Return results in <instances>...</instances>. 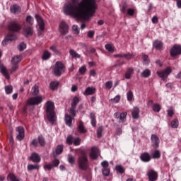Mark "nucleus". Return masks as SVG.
I'll return each mask as SVG.
<instances>
[{"label":"nucleus","mask_w":181,"mask_h":181,"mask_svg":"<svg viewBox=\"0 0 181 181\" xmlns=\"http://www.w3.org/2000/svg\"><path fill=\"white\" fill-rule=\"evenodd\" d=\"M72 30L74 35H78L80 33V30H78V26L74 25L72 26Z\"/></svg>","instance_id":"obj_55"},{"label":"nucleus","mask_w":181,"mask_h":181,"mask_svg":"<svg viewBox=\"0 0 181 181\" xmlns=\"http://www.w3.org/2000/svg\"><path fill=\"white\" fill-rule=\"evenodd\" d=\"M147 176L148 177V180L156 181L158 179V173L153 170H149L147 171Z\"/></svg>","instance_id":"obj_15"},{"label":"nucleus","mask_w":181,"mask_h":181,"mask_svg":"<svg viewBox=\"0 0 181 181\" xmlns=\"http://www.w3.org/2000/svg\"><path fill=\"white\" fill-rule=\"evenodd\" d=\"M80 103V98L77 97H74L72 100V102L71 103V106L72 107H77V103Z\"/></svg>","instance_id":"obj_39"},{"label":"nucleus","mask_w":181,"mask_h":181,"mask_svg":"<svg viewBox=\"0 0 181 181\" xmlns=\"http://www.w3.org/2000/svg\"><path fill=\"white\" fill-rule=\"evenodd\" d=\"M33 95H37L39 94V86L35 85L33 88Z\"/></svg>","instance_id":"obj_48"},{"label":"nucleus","mask_w":181,"mask_h":181,"mask_svg":"<svg viewBox=\"0 0 181 181\" xmlns=\"http://www.w3.org/2000/svg\"><path fill=\"white\" fill-rule=\"evenodd\" d=\"M151 142L153 144V146L154 148H159V144H160V141H159V137H158V136H156V134H152L151 137Z\"/></svg>","instance_id":"obj_17"},{"label":"nucleus","mask_w":181,"mask_h":181,"mask_svg":"<svg viewBox=\"0 0 181 181\" xmlns=\"http://www.w3.org/2000/svg\"><path fill=\"white\" fill-rule=\"evenodd\" d=\"M52 168H53V165H52V163H48V164L44 165V169H45V170H52Z\"/></svg>","instance_id":"obj_64"},{"label":"nucleus","mask_w":181,"mask_h":181,"mask_svg":"<svg viewBox=\"0 0 181 181\" xmlns=\"http://www.w3.org/2000/svg\"><path fill=\"white\" fill-rule=\"evenodd\" d=\"M141 77H144V78H146L151 76V70L146 69L143 71L141 74Z\"/></svg>","instance_id":"obj_33"},{"label":"nucleus","mask_w":181,"mask_h":181,"mask_svg":"<svg viewBox=\"0 0 181 181\" xmlns=\"http://www.w3.org/2000/svg\"><path fill=\"white\" fill-rule=\"evenodd\" d=\"M171 127L172 128H177V127H179V120H177V119H174L171 122Z\"/></svg>","instance_id":"obj_46"},{"label":"nucleus","mask_w":181,"mask_h":181,"mask_svg":"<svg viewBox=\"0 0 181 181\" xmlns=\"http://www.w3.org/2000/svg\"><path fill=\"white\" fill-rule=\"evenodd\" d=\"M47 118L51 124H54L56 121V112H54V103L51 100L47 101L45 103Z\"/></svg>","instance_id":"obj_2"},{"label":"nucleus","mask_w":181,"mask_h":181,"mask_svg":"<svg viewBox=\"0 0 181 181\" xmlns=\"http://www.w3.org/2000/svg\"><path fill=\"white\" fill-rule=\"evenodd\" d=\"M22 60V57L21 56H15L13 57L11 62L13 64H17V63H19Z\"/></svg>","instance_id":"obj_37"},{"label":"nucleus","mask_w":181,"mask_h":181,"mask_svg":"<svg viewBox=\"0 0 181 181\" xmlns=\"http://www.w3.org/2000/svg\"><path fill=\"white\" fill-rule=\"evenodd\" d=\"M123 57L124 59H126L127 60H131V59H132V57H134V55L132 54H123Z\"/></svg>","instance_id":"obj_58"},{"label":"nucleus","mask_w":181,"mask_h":181,"mask_svg":"<svg viewBox=\"0 0 181 181\" xmlns=\"http://www.w3.org/2000/svg\"><path fill=\"white\" fill-rule=\"evenodd\" d=\"M78 71L80 74L83 76L86 74V71H87V68H86V66H81V68H79Z\"/></svg>","instance_id":"obj_59"},{"label":"nucleus","mask_w":181,"mask_h":181,"mask_svg":"<svg viewBox=\"0 0 181 181\" xmlns=\"http://www.w3.org/2000/svg\"><path fill=\"white\" fill-rule=\"evenodd\" d=\"M62 153H63V146L59 145L56 148V153L57 155H60Z\"/></svg>","instance_id":"obj_54"},{"label":"nucleus","mask_w":181,"mask_h":181,"mask_svg":"<svg viewBox=\"0 0 181 181\" xmlns=\"http://www.w3.org/2000/svg\"><path fill=\"white\" fill-rule=\"evenodd\" d=\"M152 158L153 159H159V158H160V151L159 150L154 151L152 153Z\"/></svg>","instance_id":"obj_38"},{"label":"nucleus","mask_w":181,"mask_h":181,"mask_svg":"<svg viewBox=\"0 0 181 181\" xmlns=\"http://www.w3.org/2000/svg\"><path fill=\"white\" fill-rule=\"evenodd\" d=\"M153 46L154 47H156L157 50H160V49L163 47V42H162V41L160 40H156L154 42Z\"/></svg>","instance_id":"obj_26"},{"label":"nucleus","mask_w":181,"mask_h":181,"mask_svg":"<svg viewBox=\"0 0 181 181\" xmlns=\"http://www.w3.org/2000/svg\"><path fill=\"white\" fill-rule=\"evenodd\" d=\"M10 12L14 13V15H19L21 12V6L18 4H13L10 6Z\"/></svg>","instance_id":"obj_18"},{"label":"nucleus","mask_w":181,"mask_h":181,"mask_svg":"<svg viewBox=\"0 0 181 181\" xmlns=\"http://www.w3.org/2000/svg\"><path fill=\"white\" fill-rule=\"evenodd\" d=\"M115 169L119 173H124L125 172V169H124V167L122 165H116Z\"/></svg>","instance_id":"obj_52"},{"label":"nucleus","mask_w":181,"mask_h":181,"mask_svg":"<svg viewBox=\"0 0 181 181\" xmlns=\"http://www.w3.org/2000/svg\"><path fill=\"white\" fill-rule=\"evenodd\" d=\"M102 173L104 176H110V168H102Z\"/></svg>","instance_id":"obj_57"},{"label":"nucleus","mask_w":181,"mask_h":181,"mask_svg":"<svg viewBox=\"0 0 181 181\" xmlns=\"http://www.w3.org/2000/svg\"><path fill=\"white\" fill-rule=\"evenodd\" d=\"M25 49H26V44L23 42L20 43V45H18V50H20V52H22L23 50H25Z\"/></svg>","instance_id":"obj_60"},{"label":"nucleus","mask_w":181,"mask_h":181,"mask_svg":"<svg viewBox=\"0 0 181 181\" xmlns=\"http://www.w3.org/2000/svg\"><path fill=\"white\" fill-rule=\"evenodd\" d=\"M134 74V69L132 68H129L127 69V71L125 73L124 77L125 78H127V80H129V78H131V76H132Z\"/></svg>","instance_id":"obj_27"},{"label":"nucleus","mask_w":181,"mask_h":181,"mask_svg":"<svg viewBox=\"0 0 181 181\" xmlns=\"http://www.w3.org/2000/svg\"><path fill=\"white\" fill-rule=\"evenodd\" d=\"M7 181H20L13 173H10L7 176Z\"/></svg>","instance_id":"obj_29"},{"label":"nucleus","mask_w":181,"mask_h":181,"mask_svg":"<svg viewBox=\"0 0 181 181\" xmlns=\"http://www.w3.org/2000/svg\"><path fill=\"white\" fill-rule=\"evenodd\" d=\"M69 113L73 115V117H76V107L71 106V108L69 110Z\"/></svg>","instance_id":"obj_62"},{"label":"nucleus","mask_w":181,"mask_h":181,"mask_svg":"<svg viewBox=\"0 0 181 181\" xmlns=\"http://www.w3.org/2000/svg\"><path fill=\"white\" fill-rule=\"evenodd\" d=\"M49 87L51 88V90H57L58 87H59V82L57 81H53L51 82L49 84Z\"/></svg>","instance_id":"obj_34"},{"label":"nucleus","mask_w":181,"mask_h":181,"mask_svg":"<svg viewBox=\"0 0 181 181\" xmlns=\"http://www.w3.org/2000/svg\"><path fill=\"white\" fill-rule=\"evenodd\" d=\"M103 126L99 127L97 131L98 138H101V136H103Z\"/></svg>","instance_id":"obj_53"},{"label":"nucleus","mask_w":181,"mask_h":181,"mask_svg":"<svg viewBox=\"0 0 181 181\" xmlns=\"http://www.w3.org/2000/svg\"><path fill=\"white\" fill-rule=\"evenodd\" d=\"M153 111H154V112H159V111H160V108L161 107L160 106L159 104L156 103L154 105H153Z\"/></svg>","instance_id":"obj_44"},{"label":"nucleus","mask_w":181,"mask_h":181,"mask_svg":"<svg viewBox=\"0 0 181 181\" xmlns=\"http://www.w3.org/2000/svg\"><path fill=\"white\" fill-rule=\"evenodd\" d=\"M69 54L73 57V59H80V54H78V53H77L74 49H70Z\"/></svg>","instance_id":"obj_31"},{"label":"nucleus","mask_w":181,"mask_h":181,"mask_svg":"<svg viewBox=\"0 0 181 181\" xmlns=\"http://www.w3.org/2000/svg\"><path fill=\"white\" fill-rule=\"evenodd\" d=\"M5 91L6 94H11L12 91H13V87H12V86H6Z\"/></svg>","instance_id":"obj_51"},{"label":"nucleus","mask_w":181,"mask_h":181,"mask_svg":"<svg viewBox=\"0 0 181 181\" xmlns=\"http://www.w3.org/2000/svg\"><path fill=\"white\" fill-rule=\"evenodd\" d=\"M127 101H132V98H134V93L132 91L129 90L127 93Z\"/></svg>","instance_id":"obj_50"},{"label":"nucleus","mask_w":181,"mask_h":181,"mask_svg":"<svg viewBox=\"0 0 181 181\" xmlns=\"http://www.w3.org/2000/svg\"><path fill=\"white\" fill-rule=\"evenodd\" d=\"M95 93V88L94 87H88L84 92L85 95H93Z\"/></svg>","instance_id":"obj_21"},{"label":"nucleus","mask_w":181,"mask_h":181,"mask_svg":"<svg viewBox=\"0 0 181 181\" xmlns=\"http://www.w3.org/2000/svg\"><path fill=\"white\" fill-rule=\"evenodd\" d=\"M172 73V67L168 66L163 71H158L157 75L158 77L162 78V80H166L168 78V76Z\"/></svg>","instance_id":"obj_5"},{"label":"nucleus","mask_w":181,"mask_h":181,"mask_svg":"<svg viewBox=\"0 0 181 181\" xmlns=\"http://www.w3.org/2000/svg\"><path fill=\"white\" fill-rule=\"evenodd\" d=\"M66 144L68 145H75V146H78L81 144V139L80 138H74L71 135H69L66 138Z\"/></svg>","instance_id":"obj_8"},{"label":"nucleus","mask_w":181,"mask_h":181,"mask_svg":"<svg viewBox=\"0 0 181 181\" xmlns=\"http://www.w3.org/2000/svg\"><path fill=\"white\" fill-rule=\"evenodd\" d=\"M50 56H51L50 52H49L48 51H45L42 57V60H47L50 59Z\"/></svg>","instance_id":"obj_43"},{"label":"nucleus","mask_w":181,"mask_h":181,"mask_svg":"<svg viewBox=\"0 0 181 181\" xmlns=\"http://www.w3.org/2000/svg\"><path fill=\"white\" fill-rule=\"evenodd\" d=\"M69 24L66 23V21H62L60 22L59 32L61 33V35H67V33H69Z\"/></svg>","instance_id":"obj_7"},{"label":"nucleus","mask_w":181,"mask_h":181,"mask_svg":"<svg viewBox=\"0 0 181 181\" xmlns=\"http://www.w3.org/2000/svg\"><path fill=\"white\" fill-rule=\"evenodd\" d=\"M42 101H43L42 96H36L28 99V104L29 105H39V104H40Z\"/></svg>","instance_id":"obj_9"},{"label":"nucleus","mask_w":181,"mask_h":181,"mask_svg":"<svg viewBox=\"0 0 181 181\" xmlns=\"http://www.w3.org/2000/svg\"><path fill=\"white\" fill-rule=\"evenodd\" d=\"M81 155L78 158V165L79 169L82 170H86L88 168V158H87V153L83 150L81 152Z\"/></svg>","instance_id":"obj_3"},{"label":"nucleus","mask_w":181,"mask_h":181,"mask_svg":"<svg viewBox=\"0 0 181 181\" xmlns=\"http://www.w3.org/2000/svg\"><path fill=\"white\" fill-rule=\"evenodd\" d=\"M64 13L70 15L76 19L88 21L97 11V1L95 0H82L77 4L67 2L64 6Z\"/></svg>","instance_id":"obj_1"},{"label":"nucleus","mask_w":181,"mask_h":181,"mask_svg":"<svg viewBox=\"0 0 181 181\" xmlns=\"http://www.w3.org/2000/svg\"><path fill=\"white\" fill-rule=\"evenodd\" d=\"M8 28V30H11V32H19V30L22 29V25L15 21H13L9 23Z\"/></svg>","instance_id":"obj_6"},{"label":"nucleus","mask_w":181,"mask_h":181,"mask_svg":"<svg viewBox=\"0 0 181 181\" xmlns=\"http://www.w3.org/2000/svg\"><path fill=\"white\" fill-rule=\"evenodd\" d=\"M142 60H143V64L144 66H148V64L151 63V61L149 60V57L146 54L142 55Z\"/></svg>","instance_id":"obj_30"},{"label":"nucleus","mask_w":181,"mask_h":181,"mask_svg":"<svg viewBox=\"0 0 181 181\" xmlns=\"http://www.w3.org/2000/svg\"><path fill=\"white\" fill-rule=\"evenodd\" d=\"M132 115L134 119H138L139 118V108L134 107L132 112Z\"/></svg>","instance_id":"obj_23"},{"label":"nucleus","mask_w":181,"mask_h":181,"mask_svg":"<svg viewBox=\"0 0 181 181\" xmlns=\"http://www.w3.org/2000/svg\"><path fill=\"white\" fill-rule=\"evenodd\" d=\"M98 155H100V150H98V148L95 146L92 147L90 153V158H91V159H97Z\"/></svg>","instance_id":"obj_16"},{"label":"nucleus","mask_w":181,"mask_h":181,"mask_svg":"<svg viewBox=\"0 0 181 181\" xmlns=\"http://www.w3.org/2000/svg\"><path fill=\"white\" fill-rule=\"evenodd\" d=\"M127 113L125 112L122 113L115 112L114 114L115 118H116L117 119H119V122H118L119 124H124V122L127 121Z\"/></svg>","instance_id":"obj_11"},{"label":"nucleus","mask_w":181,"mask_h":181,"mask_svg":"<svg viewBox=\"0 0 181 181\" xmlns=\"http://www.w3.org/2000/svg\"><path fill=\"white\" fill-rule=\"evenodd\" d=\"M172 57H176L181 54V45H175L170 51Z\"/></svg>","instance_id":"obj_10"},{"label":"nucleus","mask_w":181,"mask_h":181,"mask_svg":"<svg viewBox=\"0 0 181 181\" xmlns=\"http://www.w3.org/2000/svg\"><path fill=\"white\" fill-rule=\"evenodd\" d=\"M30 146H33V148H37L39 146V140L34 139L30 144Z\"/></svg>","instance_id":"obj_41"},{"label":"nucleus","mask_w":181,"mask_h":181,"mask_svg":"<svg viewBox=\"0 0 181 181\" xmlns=\"http://www.w3.org/2000/svg\"><path fill=\"white\" fill-rule=\"evenodd\" d=\"M30 159L33 162H35V163H39V162H40L41 160L40 156L37 153H33L31 154Z\"/></svg>","instance_id":"obj_20"},{"label":"nucleus","mask_w":181,"mask_h":181,"mask_svg":"<svg viewBox=\"0 0 181 181\" xmlns=\"http://www.w3.org/2000/svg\"><path fill=\"white\" fill-rule=\"evenodd\" d=\"M0 69L1 74H4L6 78H7V80H9L11 77L9 76V74L8 73V69H6V67L1 66Z\"/></svg>","instance_id":"obj_25"},{"label":"nucleus","mask_w":181,"mask_h":181,"mask_svg":"<svg viewBox=\"0 0 181 181\" xmlns=\"http://www.w3.org/2000/svg\"><path fill=\"white\" fill-rule=\"evenodd\" d=\"M35 22V20L33 19V17H32V16H28L26 17V23H28V25H33Z\"/></svg>","instance_id":"obj_42"},{"label":"nucleus","mask_w":181,"mask_h":181,"mask_svg":"<svg viewBox=\"0 0 181 181\" xmlns=\"http://www.w3.org/2000/svg\"><path fill=\"white\" fill-rule=\"evenodd\" d=\"M38 139V144L40 145V146H45L46 145V141H45V137L42 136H39L37 137Z\"/></svg>","instance_id":"obj_35"},{"label":"nucleus","mask_w":181,"mask_h":181,"mask_svg":"<svg viewBox=\"0 0 181 181\" xmlns=\"http://www.w3.org/2000/svg\"><path fill=\"white\" fill-rule=\"evenodd\" d=\"M105 87L106 90H111L112 88V81H107L105 83Z\"/></svg>","instance_id":"obj_47"},{"label":"nucleus","mask_w":181,"mask_h":181,"mask_svg":"<svg viewBox=\"0 0 181 181\" xmlns=\"http://www.w3.org/2000/svg\"><path fill=\"white\" fill-rule=\"evenodd\" d=\"M140 159H141L142 162H149L151 156L148 153H144L141 155Z\"/></svg>","instance_id":"obj_22"},{"label":"nucleus","mask_w":181,"mask_h":181,"mask_svg":"<svg viewBox=\"0 0 181 181\" xmlns=\"http://www.w3.org/2000/svg\"><path fill=\"white\" fill-rule=\"evenodd\" d=\"M101 166L103 169H106V168H108V166H110V164L108 163V161L104 160L103 162L101 163Z\"/></svg>","instance_id":"obj_61"},{"label":"nucleus","mask_w":181,"mask_h":181,"mask_svg":"<svg viewBox=\"0 0 181 181\" xmlns=\"http://www.w3.org/2000/svg\"><path fill=\"white\" fill-rule=\"evenodd\" d=\"M90 122H91V125L92 127H97V120L95 119V114L94 113H90Z\"/></svg>","instance_id":"obj_28"},{"label":"nucleus","mask_w":181,"mask_h":181,"mask_svg":"<svg viewBox=\"0 0 181 181\" xmlns=\"http://www.w3.org/2000/svg\"><path fill=\"white\" fill-rule=\"evenodd\" d=\"M68 162L69 163H71V165H73V163H74V162H76V158L74 157V156L69 155Z\"/></svg>","instance_id":"obj_56"},{"label":"nucleus","mask_w":181,"mask_h":181,"mask_svg":"<svg viewBox=\"0 0 181 181\" xmlns=\"http://www.w3.org/2000/svg\"><path fill=\"white\" fill-rule=\"evenodd\" d=\"M16 131L18 132L16 139H18V141L23 140V138H25V129L20 126L16 128Z\"/></svg>","instance_id":"obj_14"},{"label":"nucleus","mask_w":181,"mask_h":181,"mask_svg":"<svg viewBox=\"0 0 181 181\" xmlns=\"http://www.w3.org/2000/svg\"><path fill=\"white\" fill-rule=\"evenodd\" d=\"M23 35H24V36L26 37H28V36H32V35H33V28L28 26L23 28Z\"/></svg>","instance_id":"obj_19"},{"label":"nucleus","mask_w":181,"mask_h":181,"mask_svg":"<svg viewBox=\"0 0 181 181\" xmlns=\"http://www.w3.org/2000/svg\"><path fill=\"white\" fill-rule=\"evenodd\" d=\"M64 121H65L66 125H68V127H71V122L73 121V117H71V116H70V115H65Z\"/></svg>","instance_id":"obj_24"},{"label":"nucleus","mask_w":181,"mask_h":181,"mask_svg":"<svg viewBox=\"0 0 181 181\" xmlns=\"http://www.w3.org/2000/svg\"><path fill=\"white\" fill-rule=\"evenodd\" d=\"M35 18L39 26L40 30L43 32V30H45V21H43V18L39 14H35Z\"/></svg>","instance_id":"obj_13"},{"label":"nucleus","mask_w":181,"mask_h":181,"mask_svg":"<svg viewBox=\"0 0 181 181\" xmlns=\"http://www.w3.org/2000/svg\"><path fill=\"white\" fill-rule=\"evenodd\" d=\"M119 100H121V96L119 95H116L114 98L110 100V102L112 104H117L119 103Z\"/></svg>","instance_id":"obj_36"},{"label":"nucleus","mask_w":181,"mask_h":181,"mask_svg":"<svg viewBox=\"0 0 181 181\" xmlns=\"http://www.w3.org/2000/svg\"><path fill=\"white\" fill-rule=\"evenodd\" d=\"M52 165H53V168L54 166L55 168H57V166H59V165H60V160H59V159L55 158L54 160H52Z\"/></svg>","instance_id":"obj_63"},{"label":"nucleus","mask_w":181,"mask_h":181,"mask_svg":"<svg viewBox=\"0 0 181 181\" xmlns=\"http://www.w3.org/2000/svg\"><path fill=\"white\" fill-rule=\"evenodd\" d=\"M38 169H39V165L30 164L28 165V170H38Z\"/></svg>","instance_id":"obj_49"},{"label":"nucleus","mask_w":181,"mask_h":181,"mask_svg":"<svg viewBox=\"0 0 181 181\" xmlns=\"http://www.w3.org/2000/svg\"><path fill=\"white\" fill-rule=\"evenodd\" d=\"M106 50L110 53H114V46L111 44H106L105 46Z\"/></svg>","instance_id":"obj_40"},{"label":"nucleus","mask_w":181,"mask_h":181,"mask_svg":"<svg viewBox=\"0 0 181 181\" xmlns=\"http://www.w3.org/2000/svg\"><path fill=\"white\" fill-rule=\"evenodd\" d=\"M78 130L81 134H86L87 132V129L84 127V125L83 124V122H80L78 127Z\"/></svg>","instance_id":"obj_32"},{"label":"nucleus","mask_w":181,"mask_h":181,"mask_svg":"<svg viewBox=\"0 0 181 181\" xmlns=\"http://www.w3.org/2000/svg\"><path fill=\"white\" fill-rule=\"evenodd\" d=\"M168 116V117H173L175 115V109L173 107H170L169 109L167 110Z\"/></svg>","instance_id":"obj_45"},{"label":"nucleus","mask_w":181,"mask_h":181,"mask_svg":"<svg viewBox=\"0 0 181 181\" xmlns=\"http://www.w3.org/2000/svg\"><path fill=\"white\" fill-rule=\"evenodd\" d=\"M65 66L61 62H57L53 69L55 76L60 77L64 73Z\"/></svg>","instance_id":"obj_4"},{"label":"nucleus","mask_w":181,"mask_h":181,"mask_svg":"<svg viewBox=\"0 0 181 181\" xmlns=\"http://www.w3.org/2000/svg\"><path fill=\"white\" fill-rule=\"evenodd\" d=\"M16 35L13 33H10L7 35L5 39L2 41L1 45L3 46H6L8 45V42H12L13 40H16Z\"/></svg>","instance_id":"obj_12"}]
</instances>
